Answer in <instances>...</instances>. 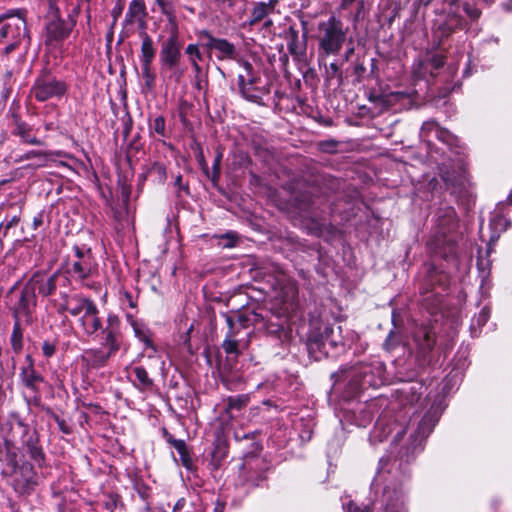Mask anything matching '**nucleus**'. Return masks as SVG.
<instances>
[{
  "mask_svg": "<svg viewBox=\"0 0 512 512\" xmlns=\"http://www.w3.org/2000/svg\"><path fill=\"white\" fill-rule=\"evenodd\" d=\"M0 43L4 44L1 62L9 61V56L16 52V60H20L30 46L31 38L24 17L0 16Z\"/></svg>",
  "mask_w": 512,
  "mask_h": 512,
  "instance_id": "nucleus-1",
  "label": "nucleus"
},
{
  "mask_svg": "<svg viewBox=\"0 0 512 512\" xmlns=\"http://www.w3.org/2000/svg\"><path fill=\"white\" fill-rule=\"evenodd\" d=\"M317 60L320 67L330 56L341 52L349 32L340 18L331 15L327 20L318 23L317 27Z\"/></svg>",
  "mask_w": 512,
  "mask_h": 512,
  "instance_id": "nucleus-2",
  "label": "nucleus"
},
{
  "mask_svg": "<svg viewBox=\"0 0 512 512\" xmlns=\"http://www.w3.org/2000/svg\"><path fill=\"white\" fill-rule=\"evenodd\" d=\"M348 373L349 394L357 395L361 390L367 388H377L385 382V366L381 361L375 360L371 363H360L349 369H342L331 375L335 382L339 381L343 374Z\"/></svg>",
  "mask_w": 512,
  "mask_h": 512,
  "instance_id": "nucleus-3",
  "label": "nucleus"
},
{
  "mask_svg": "<svg viewBox=\"0 0 512 512\" xmlns=\"http://www.w3.org/2000/svg\"><path fill=\"white\" fill-rule=\"evenodd\" d=\"M311 353L320 352L335 357L345 351L342 328L337 324L321 323L314 327L308 337Z\"/></svg>",
  "mask_w": 512,
  "mask_h": 512,
  "instance_id": "nucleus-4",
  "label": "nucleus"
},
{
  "mask_svg": "<svg viewBox=\"0 0 512 512\" xmlns=\"http://www.w3.org/2000/svg\"><path fill=\"white\" fill-rule=\"evenodd\" d=\"M438 233L441 236L431 241V246L436 254L448 258L455 254L456 242L453 239H446V235L455 229L456 216L453 208L449 207L440 211L437 216Z\"/></svg>",
  "mask_w": 512,
  "mask_h": 512,
  "instance_id": "nucleus-5",
  "label": "nucleus"
},
{
  "mask_svg": "<svg viewBox=\"0 0 512 512\" xmlns=\"http://www.w3.org/2000/svg\"><path fill=\"white\" fill-rule=\"evenodd\" d=\"M66 90L65 82L58 80L49 70L43 69L37 76L31 92L36 100L44 102L53 97L63 96Z\"/></svg>",
  "mask_w": 512,
  "mask_h": 512,
  "instance_id": "nucleus-6",
  "label": "nucleus"
},
{
  "mask_svg": "<svg viewBox=\"0 0 512 512\" xmlns=\"http://www.w3.org/2000/svg\"><path fill=\"white\" fill-rule=\"evenodd\" d=\"M183 41L179 28H169V36L160 42L159 62L161 68H173L179 65L182 57Z\"/></svg>",
  "mask_w": 512,
  "mask_h": 512,
  "instance_id": "nucleus-7",
  "label": "nucleus"
},
{
  "mask_svg": "<svg viewBox=\"0 0 512 512\" xmlns=\"http://www.w3.org/2000/svg\"><path fill=\"white\" fill-rule=\"evenodd\" d=\"M416 347V358L421 367L429 365L432 361V351L436 343L435 333L427 326L417 328L413 333Z\"/></svg>",
  "mask_w": 512,
  "mask_h": 512,
  "instance_id": "nucleus-8",
  "label": "nucleus"
},
{
  "mask_svg": "<svg viewBox=\"0 0 512 512\" xmlns=\"http://www.w3.org/2000/svg\"><path fill=\"white\" fill-rule=\"evenodd\" d=\"M13 471L12 487L19 495L30 494L37 485V475L33 465L29 462H23L20 466H11Z\"/></svg>",
  "mask_w": 512,
  "mask_h": 512,
  "instance_id": "nucleus-9",
  "label": "nucleus"
},
{
  "mask_svg": "<svg viewBox=\"0 0 512 512\" xmlns=\"http://www.w3.org/2000/svg\"><path fill=\"white\" fill-rule=\"evenodd\" d=\"M26 360L28 365L21 368V372L19 374L20 381L30 392V396L27 398V403H38L41 398L39 385L44 382V377L34 368V363L30 355L26 356Z\"/></svg>",
  "mask_w": 512,
  "mask_h": 512,
  "instance_id": "nucleus-10",
  "label": "nucleus"
},
{
  "mask_svg": "<svg viewBox=\"0 0 512 512\" xmlns=\"http://www.w3.org/2000/svg\"><path fill=\"white\" fill-rule=\"evenodd\" d=\"M17 425L21 430V442L29 454L30 458L38 465L41 466L45 460V454L42 447L39 445V436L36 429L25 424L22 420L17 421Z\"/></svg>",
  "mask_w": 512,
  "mask_h": 512,
  "instance_id": "nucleus-11",
  "label": "nucleus"
},
{
  "mask_svg": "<svg viewBox=\"0 0 512 512\" xmlns=\"http://www.w3.org/2000/svg\"><path fill=\"white\" fill-rule=\"evenodd\" d=\"M197 35L201 39H206L207 42L203 44V47L209 51L215 50L216 57L218 60H233L236 57L237 51L233 43L229 42L224 38L214 37L208 30H200Z\"/></svg>",
  "mask_w": 512,
  "mask_h": 512,
  "instance_id": "nucleus-12",
  "label": "nucleus"
},
{
  "mask_svg": "<svg viewBox=\"0 0 512 512\" xmlns=\"http://www.w3.org/2000/svg\"><path fill=\"white\" fill-rule=\"evenodd\" d=\"M75 21L71 19L66 21L59 15L58 9L55 10L54 17L46 24V43L53 44L65 40L71 33Z\"/></svg>",
  "mask_w": 512,
  "mask_h": 512,
  "instance_id": "nucleus-13",
  "label": "nucleus"
},
{
  "mask_svg": "<svg viewBox=\"0 0 512 512\" xmlns=\"http://www.w3.org/2000/svg\"><path fill=\"white\" fill-rule=\"evenodd\" d=\"M441 415L439 407L432 406L421 418L411 437L413 448L421 446L422 442L430 435Z\"/></svg>",
  "mask_w": 512,
  "mask_h": 512,
  "instance_id": "nucleus-14",
  "label": "nucleus"
},
{
  "mask_svg": "<svg viewBox=\"0 0 512 512\" xmlns=\"http://www.w3.org/2000/svg\"><path fill=\"white\" fill-rule=\"evenodd\" d=\"M120 319L115 314H109L106 319V326L100 331L103 335L101 342L103 347H108V352L115 355L120 349Z\"/></svg>",
  "mask_w": 512,
  "mask_h": 512,
  "instance_id": "nucleus-15",
  "label": "nucleus"
},
{
  "mask_svg": "<svg viewBox=\"0 0 512 512\" xmlns=\"http://www.w3.org/2000/svg\"><path fill=\"white\" fill-rule=\"evenodd\" d=\"M78 323L85 336L95 338L99 335L104 328V322L95 302L78 318Z\"/></svg>",
  "mask_w": 512,
  "mask_h": 512,
  "instance_id": "nucleus-16",
  "label": "nucleus"
},
{
  "mask_svg": "<svg viewBox=\"0 0 512 512\" xmlns=\"http://www.w3.org/2000/svg\"><path fill=\"white\" fill-rule=\"evenodd\" d=\"M59 276V272H54L51 275L36 272L28 280V283L33 287L36 295L39 294L42 297H48L55 293Z\"/></svg>",
  "mask_w": 512,
  "mask_h": 512,
  "instance_id": "nucleus-17",
  "label": "nucleus"
},
{
  "mask_svg": "<svg viewBox=\"0 0 512 512\" xmlns=\"http://www.w3.org/2000/svg\"><path fill=\"white\" fill-rule=\"evenodd\" d=\"M146 16L147 11L144 0H132L129 3L128 10L125 14L123 26L125 28H130L135 24H138V26L144 30L146 27Z\"/></svg>",
  "mask_w": 512,
  "mask_h": 512,
  "instance_id": "nucleus-18",
  "label": "nucleus"
},
{
  "mask_svg": "<svg viewBox=\"0 0 512 512\" xmlns=\"http://www.w3.org/2000/svg\"><path fill=\"white\" fill-rule=\"evenodd\" d=\"M445 278V276L442 273H438L435 268L431 267L428 270L427 276L425 278V287L421 288V293L424 295V302H427L430 297L435 298L436 304H439L441 302V293L437 291L436 289V283L439 284V287H441V290L444 291L445 288L443 286L442 279Z\"/></svg>",
  "mask_w": 512,
  "mask_h": 512,
  "instance_id": "nucleus-19",
  "label": "nucleus"
},
{
  "mask_svg": "<svg viewBox=\"0 0 512 512\" xmlns=\"http://www.w3.org/2000/svg\"><path fill=\"white\" fill-rule=\"evenodd\" d=\"M287 49L294 60L303 61L307 51L306 33H303L300 38L299 32L295 28L290 27L287 33Z\"/></svg>",
  "mask_w": 512,
  "mask_h": 512,
  "instance_id": "nucleus-20",
  "label": "nucleus"
},
{
  "mask_svg": "<svg viewBox=\"0 0 512 512\" xmlns=\"http://www.w3.org/2000/svg\"><path fill=\"white\" fill-rule=\"evenodd\" d=\"M277 0L266 2H257L254 4L250 19L243 23V28L253 27L261 21L265 20L275 9Z\"/></svg>",
  "mask_w": 512,
  "mask_h": 512,
  "instance_id": "nucleus-21",
  "label": "nucleus"
},
{
  "mask_svg": "<svg viewBox=\"0 0 512 512\" xmlns=\"http://www.w3.org/2000/svg\"><path fill=\"white\" fill-rule=\"evenodd\" d=\"M94 269L93 257L84 256L83 259H76L71 263L68 273L78 281H83L90 277Z\"/></svg>",
  "mask_w": 512,
  "mask_h": 512,
  "instance_id": "nucleus-22",
  "label": "nucleus"
},
{
  "mask_svg": "<svg viewBox=\"0 0 512 512\" xmlns=\"http://www.w3.org/2000/svg\"><path fill=\"white\" fill-rule=\"evenodd\" d=\"M36 297L33 287L27 281L21 291L18 303L14 306L13 316L17 315L19 317L21 313L28 314L30 307L36 305Z\"/></svg>",
  "mask_w": 512,
  "mask_h": 512,
  "instance_id": "nucleus-23",
  "label": "nucleus"
},
{
  "mask_svg": "<svg viewBox=\"0 0 512 512\" xmlns=\"http://www.w3.org/2000/svg\"><path fill=\"white\" fill-rule=\"evenodd\" d=\"M383 498L385 505L382 512H406L402 491L391 490L389 487H386Z\"/></svg>",
  "mask_w": 512,
  "mask_h": 512,
  "instance_id": "nucleus-24",
  "label": "nucleus"
},
{
  "mask_svg": "<svg viewBox=\"0 0 512 512\" xmlns=\"http://www.w3.org/2000/svg\"><path fill=\"white\" fill-rule=\"evenodd\" d=\"M93 303L91 298L82 294H68V313L73 317H80Z\"/></svg>",
  "mask_w": 512,
  "mask_h": 512,
  "instance_id": "nucleus-25",
  "label": "nucleus"
},
{
  "mask_svg": "<svg viewBox=\"0 0 512 512\" xmlns=\"http://www.w3.org/2000/svg\"><path fill=\"white\" fill-rule=\"evenodd\" d=\"M32 127L20 119H15L13 134L19 136L21 141L30 145H43V141L32 134Z\"/></svg>",
  "mask_w": 512,
  "mask_h": 512,
  "instance_id": "nucleus-26",
  "label": "nucleus"
},
{
  "mask_svg": "<svg viewBox=\"0 0 512 512\" xmlns=\"http://www.w3.org/2000/svg\"><path fill=\"white\" fill-rule=\"evenodd\" d=\"M141 48H140V63L152 64L156 56V47L151 36L145 32H140Z\"/></svg>",
  "mask_w": 512,
  "mask_h": 512,
  "instance_id": "nucleus-27",
  "label": "nucleus"
},
{
  "mask_svg": "<svg viewBox=\"0 0 512 512\" xmlns=\"http://www.w3.org/2000/svg\"><path fill=\"white\" fill-rule=\"evenodd\" d=\"M238 88L243 98L255 103L259 102L262 95L266 93L257 86L246 84V76L242 74L238 75Z\"/></svg>",
  "mask_w": 512,
  "mask_h": 512,
  "instance_id": "nucleus-28",
  "label": "nucleus"
},
{
  "mask_svg": "<svg viewBox=\"0 0 512 512\" xmlns=\"http://www.w3.org/2000/svg\"><path fill=\"white\" fill-rule=\"evenodd\" d=\"M227 323L230 327V330L233 328V320L230 317H227ZM233 333L232 331H229L226 338L224 339L222 343V347L225 351V353L231 357L232 359H236L240 355L239 350V343L237 340L232 339Z\"/></svg>",
  "mask_w": 512,
  "mask_h": 512,
  "instance_id": "nucleus-29",
  "label": "nucleus"
},
{
  "mask_svg": "<svg viewBox=\"0 0 512 512\" xmlns=\"http://www.w3.org/2000/svg\"><path fill=\"white\" fill-rule=\"evenodd\" d=\"M86 355L89 359L90 365L95 368L105 366L109 358L113 356L110 352L104 351L102 348L87 350Z\"/></svg>",
  "mask_w": 512,
  "mask_h": 512,
  "instance_id": "nucleus-30",
  "label": "nucleus"
},
{
  "mask_svg": "<svg viewBox=\"0 0 512 512\" xmlns=\"http://www.w3.org/2000/svg\"><path fill=\"white\" fill-rule=\"evenodd\" d=\"M294 200L299 208L303 210L313 211L319 208L317 204L319 198H315L310 191L296 194Z\"/></svg>",
  "mask_w": 512,
  "mask_h": 512,
  "instance_id": "nucleus-31",
  "label": "nucleus"
},
{
  "mask_svg": "<svg viewBox=\"0 0 512 512\" xmlns=\"http://www.w3.org/2000/svg\"><path fill=\"white\" fill-rule=\"evenodd\" d=\"M51 155L50 152L47 151H39V150H31L24 154H21L16 162H22L26 160H36V163L33 164L34 167H43L46 165L48 161V157Z\"/></svg>",
  "mask_w": 512,
  "mask_h": 512,
  "instance_id": "nucleus-32",
  "label": "nucleus"
},
{
  "mask_svg": "<svg viewBox=\"0 0 512 512\" xmlns=\"http://www.w3.org/2000/svg\"><path fill=\"white\" fill-rule=\"evenodd\" d=\"M158 6L160 8L161 13L166 17L169 28H179L177 22L175 1L168 0L163 3H160V5Z\"/></svg>",
  "mask_w": 512,
  "mask_h": 512,
  "instance_id": "nucleus-33",
  "label": "nucleus"
},
{
  "mask_svg": "<svg viewBox=\"0 0 512 512\" xmlns=\"http://www.w3.org/2000/svg\"><path fill=\"white\" fill-rule=\"evenodd\" d=\"M16 453L12 451V444L10 441L0 439V462L8 466H15Z\"/></svg>",
  "mask_w": 512,
  "mask_h": 512,
  "instance_id": "nucleus-34",
  "label": "nucleus"
},
{
  "mask_svg": "<svg viewBox=\"0 0 512 512\" xmlns=\"http://www.w3.org/2000/svg\"><path fill=\"white\" fill-rule=\"evenodd\" d=\"M422 387L418 384L411 385L409 387L402 388L400 394L406 404L415 405L419 402L422 396V392L419 391Z\"/></svg>",
  "mask_w": 512,
  "mask_h": 512,
  "instance_id": "nucleus-35",
  "label": "nucleus"
},
{
  "mask_svg": "<svg viewBox=\"0 0 512 512\" xmlns=\"http://www.w3.org/2000/svg\"><path fill=\"white\" fill-rule=\"evenodd\" d=\"M133 373L138 381V384L135 386L139 390H148L153 386V380L148 376L146 369L142 366H137L133 368Z\"/></svg>",
  "mask_w": 512,
  "mask_h": 512,
  "instance_id": "nucleus-36",
  "label": "nucleus"
},
{
  "mask_svg": "<svg viewBox=\"0 0 512 512\" xmlns=\"http://www.w3.org/2000/svg\"><path fill=\"white\" fill-rule=\"evenodd\" d=\"M23 332L20 324V319L17 315H15V322L13 325V330L10 338L11 346L15 352H20L23 347Z\"/></svg>",
  "mask_w": 512,
  "mask_h": 512,
  "instance_id": "nucleus-37",
  "label": "nucleus"
},
{
  "mask_svg": "<svg viewBox=\"0 0 512 512\" xmlns=\"http://www.w3.org/2000/svg\"><path fill=\"white\" fill-rule=\"evenodd\" d=\"M191 67L194 72V87L199 91L206 89L208 79L203 73L202 67L194 60L191 61Z\"/></svg>",
  "mask_w": 512,
  "mask_h": 512,
  "instance_id": "nucleus-38",
  "label": "nucleus"
},
{
  "mask_svg": "<svg viewBox=\"0 0 512 512\" xmlns=\"http://www.w3.org/2000/svg\"><path fill=\"white\" fill-rule=\"evenodd\" d=\"M324 66V77L327 82H330L331 80L337 78L338 85H340L343 81L341 66L336 63L332 62L329 65H327V60H325V64H322Z\"/></svg>",
  "mask_w": 512,
  "mask_h": 512,
  "instance_id": "nucleus-39",
  "label": "nucleus"
},
{
  "mask_svg": "<svg viewBox=\"0 0 512 512\" xmlns=\"http://www.w3.org/2000/svg\"><path fill=\"white\" fill-rule=\"evenodd\" d=\"M173 447L179 453L182 465L185 468L190 469V467L192 465V459H191V456H190V453L188 451L185 441L184 440L174 441Z\"/></svg>",
  "mask_w": 512,
  "mask_h": 512,
  "instance_id": "nucleus-40",
  "label": "nucleus"
},
{
  "mask_svg": "<svg viewBox=\"0 0 512 512\" xmlns=\"http://www.w3.org/2000/svg\"><path fill=\"white\" fill-rule=\"evenodd\" d=\"M441 178L447 185H461L465 179L463 168L461 167V172H459L457 175H455L454 173H450L449 171L443 170L441 172Z\"/></svg>",
  "mask_w": 512,
  "mask_h": 512,
  "instance_id": "nucleus-41",
  "label": "nucleus"
},
{
  "mask_svg": "<svg viewBox=\"0 0 512 512\" xmlns=\"http://www.w3.org/2000/svg\"><path fill=\"white\" fill-rule=\"evenodd\" d=\"M490 318V309L483 307L479 314L472 319L471 329L475 333L476 329L483 327Z\"/></svg>",
  "mask_w": 512,
  "mask_h": 512,
  "instance_id": "nucleus-42",
  "label": "nucleus"
},
{
  "mask_svg": "<svg viewBox=\"0 0 512 512\" xmlns=\"http://www.w3.org/2000/svg\"><path fill=\"white\" fill-rule=\"evenodd\" d=\"M249 400L248 395L231 396L228 398L227 408L239 411L248 404Z\"/></svg>",
  "mask_w": 512,
  "mask_h": 512,
  "instance_id": "nucleus-43",
  "label": "nucleus"
},
{
  "mask_svg": "<svg viewBox=\"0 0 512 512\" xmlns=\"http://www.w3.org/2000/svg\"><path fill=\"white\" fill-rule=\"evenodd\" d=\"M149 128L161 137L167 136L166 120L163 116H157L150 122Z\"/></svg>",
  "mask_w": 512,
  "mask_h": 512,
  "instance_id": "nucleus-44",
  "label": "nucleus"
},
{
  "mask_svg": "<svg viewBox=\"0 0 512 512\" xmlns=\"http://www.w3.org/2000/svg\"><path fill=\"white\" fill-rule=\"evenodd\" d=\"M434 135L438 140L442 141L443 143L447 144L450 147L456 145L457 138L454 135H452L448 130L441 128L439 125L436 128Z\"/></svg>",
  "mask_w": 512,
  "mask_h": 512,
  "instance_id": "nucleus-45",
  "label": "nucleus"
},
{
  "mask_svg": "<svg viewBox=\"0 0 512 512\" xmlns=\"http://www.w3.org/2000/svg\"><path fill=\"white\" fill-rule=\"evenodd\" d=\"M149 174L161 183L167 178L166 167L161 162H155L149 169Z\"/></svg>",
  "mask_w": 512,
  "mask_h": 512,
  "instance_id": "nucleus-46",
  "label": "nucleus"
},
{
  "mask_svg": "<svg viewBox=\"0 0 512 512\" xmlns=\"http://www.w3.org/2000/svg\"><path fill=\"white\" fill-rule=\"evenodd\" d=\"M131 325L133 327V330H134V333L136 335V337L144 342L145 346L146 347H149L151 348L153 351H156V348L154 346V344L152 343L151 339L147 336V334L140 328V326L138 325V323L136 321H132L131 322Z\"/></svg>",
  "mask_w": 512,
  "mask_h": 512,
  "instance_id": "nucleus-47",
  "label": "nucleus"
},
{
  "mask_svg": "<svg viewBox=\"0 0 512 512\" xmlns=\"http://www.w3.org/2000/svg\"><path fill=\"white\" fill-rule=\"evenodd\" d=\"M142 77L146 87L151 90L155 82V74L152 72V64H141Z\"/></svg>",
  "mask_w": 512,
  "mask_h": 512,
  "instance_id": "nucleus-48",
  "label": "nucleus"
},
{
  "mask_svg": "<svg viewBox=\"0 0 512 512\" xmlns=\"http://www.w3.org/2000/svg\"><path fill=\"white\" fill-rule=\"evenodd\" d=\"M185 54L188 56L190 64L192 60L198 62L203 58V55L199 49V45L196 43L188 44L185 48Z\"/></svg>",
  "mask_w": 512,
  "mask_h": 512,
  "instance_id": "nucleus-49",
  "label": "nucleus"
},
{
  "mask_svg": "<svg viewBox=\"0 0 512 512\" xmlns=\"http://www.w3.org/2000/svg\"><path fill=\"white\" fill-rule=\"evenodd\" d=\"M400 342L399 335L394 331L391 330L387 336V338L384 341L383 347L387 351H390L394 349Z\"/></svg>",
  "mask_w": 512,
  "mask_h": 512,
  "instance_id": "nucleus-50",
  "label": "nucleus"
},
{
  "mask_svg": "<svg viewBox=\"0 0 512 512\" xmlns=\"http://www.w3.org/2000/svg\"><path fill=\"white\" fill-rule=\"evenodd\" d=\"M162 71H171L170 78L177 84L181 83L184 76V69L180 68L179 65H175L173 68H161Z\"/></svg>",
  "mask_w": 512,
  "mask_h": 512,
  "instance_id": "nucleus-51",
  "label": "nucleus"
},
{
  "mask_svg": "<svg viewBox=\"0 0 512 512\" xmlns=\"http://www.w3.org/2000/svg\"><path fill=\"white\" fill-rule=\"evenodd\" d=\"M220 238L226 240V242L223 243L224 248L235 247L239 239L238 235L235 232H227L226 234L221 235Z\"/></svg>",
  "mask_w": 512,
  "mask_h": 512,
  "instance_id": "nucleus-52",
  "label": "nucleus"
},
{
  "mask_svg": "<svg viewBox=\"0 0 512 512\" xmlns=\"http://www.w3.org/2000/svg\"><path fill=\"white\" fill-rule=\"evenodd\" d=\"M438 124L434 121L424 122L421 127V137L426 138L429 137L430 134H434Z\"/></svg>",
  "mask_w": 512,
  "mask_h": 512,
  "instance_id": "nucleus-53",
  "label": "nucleus"
},
{
  "mask_svg": "<svg viewBox=\"0 0 512 512\" xmlns=\"http://www.w3.org/2000/svg\"><path fill=\"white\" fill-rule=\"evenodd\" d=\"M463 10L471 20H477L480 17V10L467 2L463 4Z\"/></svg>",
  "mask_w": 512,
  "mask_h": 512,
  "instance_id": "nucleus-54",
  "label": "nucleus"
},
{
  "mask_svg": "<svg viewBox=\"0 0 512 512\" xmlns=\"http://www.w3.org/2000/svg\"><path fill=\"white\" fill-rule=\"evenodd\" d=\"M120 502V497L117 494H110L108 495L104 504L109 511L113 512L118 507Z\"/></svg>",
  "mask_w": 512,
  "mask_h": 512,
  "instance_id": "nucleus-55",
  "label": "nucleus"
},
{
  "mask_svg": "<svg viewBox=\"0 0 512 512\" xmlns=\"http://www.w3.org/2000/svg\"><path fill=\"white\" fill-rule=\"evenodd\" d=\"M53 418L61 432H63L64 434H70L72 432V429L70 425L66 422V420L60 418L58 415H53Z\"/></svg>",
  "mask_w": 512,
  "mask_h": 512,
  "instance_id": "nucleus-56",
  "label": "nucleus"
},
{
  "mask_svg": "<svg viewBox=\"0 0 512 512\" xmlns=\"http://www.w3.org/2000/svg\"><path fill=\"white\" fill-rule=\"evenodd\" d=\"M123 9H124V2L121 0H118L116 5L114 6V8L111 11V16L113 18V24H115L117 22V20L119 19V17L122 15Z\"/></svg>",
  "mask_w": 512,
  "mask_h": 512,
  "instance_id": "nucleus-57",
  "label": "nucleus"
},
{
  "mask_svg": "<svg viewBox=\"0 0 512 512\" xmlns=\"http://www.w3.org/2000/svg\"><path fill=\"white\" fill-rule=\"evenodd\" d=\"M61 302L57 304V313L59 315H63L65 312H68V294L67 293H61Z\"/></svg>",
  "mask_w": 512,
  "mask_h": 512,
  "instance_id": "nucleus-58",
  "label": "nucleus"
},
{
  "mask_svg": "<svg viewBox=\"0 0 512 512\" xmlns=\"http://www.w3.org/2000/svg\"><path fill=\"white\" fill-rule=\"evenodd\" d=\"M56 352V346L55 344L49 342V341H45L43 344H42V353L45 357L49 358V357H52Z\"/></svg>",
  "mask_w": 512,
  "mask_h": 512,
  "instance_id": "nucleus-59",
  "label": "nucleus"
},
{
  "mask_svg": "<svg viewBox=\"0 0 512 512\" xmlns=\"http://www.w3.org/2000/svg\"><path fill=\"white\" fill-rule=\"evenodd\" d=\"M20 221V217L18 215H13L10 218H6L0 225V228L4 227L5 230H8L14 226H16Z\"/></svg>",
  "mask_w": 512,
  "mask_h": 512,
  "instance_id": "nucleus-60",
  "label": "nucleus"
},
{
  "mask_svg": "<svg viewBox=\"0 0 512 512\" xmlns=\"http://www.w3.org/2000/svg\"><path fill=\"white\" fill-rule=\"evenodd\" d=\"M73 250L76 259H83L84 256L93 257L90 248L75 246Z\"/></svg>",
  "mask_w": 512,
  "mask_h": 512,
  "instance_id": "nucleus-61",
  "label": "nucleus"
},
{
  "mask_svg": "<svg viewBox=\"0 0 512 512\" xmlns=\"http://www.w3.org/2000/svg\"><path fill=\"white\" fill-rule=\"evenodd\" d=\"M344 510L345 512H370V510L367 507L361 508L352 501H350L347 505L344 506Z\"/></svg>",
  "mask_w": 512,
  "mask_h": 512,
  "instance_id": "nucleus-62",
  "label": "nucleus"
},
{
  "mask_svg": "<svg viewBox=\"0 0 512 512\" xmlns=\"http://www.w3.org/2000/svg\"><path fill=\"white\" fill-rule=\"evenodd\" d=\"M240 66L244 69V72L245 74L244 75H252L254 72V68H253V65L246 61V60H241L239 62Z\"/></svg>",
  "mask_w": 512,
  "mask_h": 512,
  "instance_id": "nucleus-63",
  "label": "nucleus"
},
{
  "mask_svg": "<svg viewBox=\"0 0 512 512\" xmlns=\"http://www.w3.org/2000/svg\"><path fill=\"white\" fill-rule=\"evenodd\" d=\"M431 61H432V65L435 69H439L444 65V61H443L442 57H439V56H434L431 59Z\"/></svg>",
  "mask_w": 512,
  "mask_h": 512,
  "instance_id": "nucleus-64",
  "label": "nucleus"
}]
</instances>
